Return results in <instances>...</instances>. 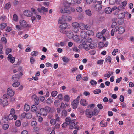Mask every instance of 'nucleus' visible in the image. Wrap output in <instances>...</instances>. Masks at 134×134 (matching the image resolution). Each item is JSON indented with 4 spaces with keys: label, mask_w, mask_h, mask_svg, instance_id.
<instances>
[{
    "label": "nucleus",
    "mask_w": 134,
    "mask_h": 134,
    "mask_svg": "<svg viewBox=\"0 0 134 134\" xmlns=\"http://www.w3.org/2000/svg\"><path fill=\"white\" fill-rule=\"evenodd\" d=\"M74 41L76 42H78L80 40L79 36L77 35H76L74 37Z\"/></svg>",
    "instance_id": "nucleus-34"
},
{
    "label": "nucleus",
    "mask_w": 134,
    "mask_h": 134,
    "mask_svg": "<svg viewBox=\"0 0 134 134\" xmlns=\"http://www.w3.org/2000/svg\"><path fill=\"white\" fill-rule=\"evenodd\" d=\"M65 20L64 18V16H62L59 18L58 22L59 23L62 25L64 24V23L65 22Z\"/></svg>",
    "instance_id": "nucleus-18"
},
{
    "label": "nucleus",
    "mask_w": 134,
    "mask_h": 134,
    "mask_svg": "<svg viewBox=\"0 0 134 134\" xmlns=\"http://www.w3.org/2000/svg\"><path fill=\"white\" fill-rule=\"evenodd\" d=\"M62 60L65 63H67L69 60V59L66 57L63 56L62 57Z\"/></svg>",
    "instance_id": "nucleus-29"
},
{
    "label": "nucleus",
    "mask_w": 134,
    "mask_h": 134,
    "mask_svg": "<svg viewBox=\"0 0 134 134\" xmlns=\"http://www.w3.org/2000/svg\"><path fill=\"white\" fill-rule=\"evenodd\" d=\"M101 92V90L99 89L95 90L93 91L94 93L95 94H97L100 93Z\"/></svg>",
    "instance_id": "nucleus-39"
},
{
    "label": "nucleus",
    "mask_w": 134,
    "mask_h": 134,
    "mask_svg": "<svg viewBox=\"0 0 134 134\" xmlns=\"http://www.w3.org/2000/svg\"><path fill=\"white\" fill-rule=\"evenodd\" d=\"M40 113L43 116H46L47 115V112L46 110L43 108L41 109Z\"/></svg>",
    "instance_id": "nucleus-16"
},
{
    "label": "nucleus",
    "mask_w": 134,
    "mask_h": 134,
    "mask_svg": "<svg viewBox=\"0 0 134 134\" xmlns=\"http://www.w3.org/2000/svg\"><path fill=\"white\" fill-rule=\"evenodd\" d=\"M104 44L102 42H100L98 44V47L100 48H102L104 46Z\"/></svg>",
    "instance_id": "nucleus-59"
},
{
    "label": "nucleus",
    "mask_w": 134,
    "mask_h": 134,
    "mask_svg": "<svg viewBox=\"0 0 134 134\" xmlns=\"http://www.w3.org/2000/svg\"><path fill=\"white\" fill-rule=\"evenodd\" d=\"M7 26V24L6 23H3L0 24V29H3L5 28Z\"/></svg>",
    "instance_id": "nucleus-25"
},
{
    "label": "nucleus",
    "mask_w": 134,
    "mask_h": 134,
    "mask_svg": "<svg viewBox=\"0 0 134 134\" xmlns=\"http://www.w3.org/2000/svg\"><path fill=\"white\" fill-rule=\"evenodd\" d=\"M103 35L101 33H98L96 34L97 37L99 39L103 37Z\"/></svg>",
    "instance_id": "nucleus-41"
},
{
    "label": "nucleus",
    "mask_w": 134,
    "mask_h": 134,
    "mask_svg": "<svg viewBox=\"0 0 134 134\" xmlns=\"http://www.w3.org/2000/svg\"><path fill=\"white\" fill-rule=\"evenodd\" d=\"M9 95L7 94H4L3 96V98L4 99H6L9 98Z\"/></svg>",
    "instance_id": "nucleus-52"
},
{
    "label": "nucleus",
    "mask_w": 134,
    "mask_h": 134,
    "mask_svg": "<svg viewBox=\"0 0 134 134\" xmlns=\"http://www.w3.org/2000/svg\"><path fill=\"white\" fill-rule=\"evenodd\" d=\"M116 2L115 0H109V4L111 5L114 4Z\"/></svg>",
    "instance_id": "nucleus-61"
},
{
    "label": "nucleus",
    "mask_w": 134,
    "mask_h": 134,
    "mask_svg": "<svg viewBox=\"0 0 134 134\" xmlns=\"http://www.w3.org/2000/svg\"><path fill=\"white\" fill-rule=\"evenodd\" d=\"M111 58L110 56H108L105 60V61L107 62L111 63Z\"/></svg>",
    "instance_id": "nucleus-38"
},
{
    "label": "nucleus",
    "mask_w": 134,
    "mask_h": 134,
    "mask_svg": "<svg viewBox=\"0 0 134 134\" xmlns=\"http://www.w3.org/2000/svg\"><path fill=\"white\" fill-rule=\"evenodd\" d=\"M105 11L107 14H110L112 12L111 8L109 7H108L105 8Z\"/></svg>",
    "instance_id": "nucleus-21"
},
{
    "label": "nucleus",
    "mask_w": 134,
    "mask_h": 134,
    "mask_svg": "<svg viewBox=\"0 0 134 134\" xmlns=\"http://www.w3.org/2000/svg\"><path fill=\"white\" fill-rule=\"evenodd\" d=\"M55 120L56 121L59 122L60 120V118L59 117L57 114H55Z\"/></svg>",
    "instance_id": "nucleus-43"
},
{
    "label": "nucleus",
    "mask_w": 134,
    "mask_h": 134,
    "mask_svg": "<svg viewBox=\"0 0 134 134\" xmlns=\"http://www.w3.org/2000/svg\"><path fill=\"white\" fill-rule=\"evenodd\" d=\"M23 13L24 15L28 17L31 16L32 15L31 12L30 11L28 10L24 11Z\"/></svg>",
    "instance_id": "nucleus-13"
},
{
    "label": "nucleus",
    "mask_w": 134,
    "mask_h": 134,
    "mask_svg": "<svg viewBox=\"0 0 134 134\" xmlns=\"http://www.w3.org/2000/svg\"><path fill=\"white\" fill-rule=\"evenodd\" d=\"M65 34L66 35L67 37L69 38H72L73 36V33L71 31H66Z\"/></svg>",
    "instance_id": "nucleus-15"
},
{
    "label": "nucleus",
    "mask_w": 134,
    "mask_h": 134,
    "mask_svg": "<svg viewBox=\"0 0 134 134\" xmlns=\"http://www.w3.org/2000/svg\"><path fill=\"white\" fill-rule=\"evenodd\" d=\"M80 36L81 37L85 38L87 36V34L85 31H82L81 32Z\"/></svg>",
    "instance_id": "nucleus-24"
},
{
    "label": "nucleus",
    "mask_w": 134,
    "mask_h": 134,
    "mask_svg": "<svg viewBox=\"0 0 134 134\" xmlns=\"http://www.w3.org/2000/svg\"><path fill=\"white\" fill-rule=\"evenodd\" d=\"M75 124L74 122H72L70 125L69 126V128L70 129H72L73 128H74L75 129H76L77 128L76 126L75 127Z\"/></svg>",
    "instance_id": "nucleus-44"
},
{
    "label": "nucleus",
    "mask_w": 134,
    "mask_h": 134,
    "mask_svg": "<svg viewBox=\"0 0 134 134\" xmlns=\"http://www.w3.org/2000/svg\"><path fill=\"white\" fill-rule=\"evenodd\" d=\"M71 118L70 117H68L65 119L66 121L69 123H70L71 122Z\"/></svg>",
    "instance_id": "nucleus-58"
},
{
    "label": "nucleus",
    "mask_w": 134,
    "mask_h": 134,
    "mask_svg": "<svg viewBox=\"0 0 134 134\" xmlns=\"http://www.w3.org/2000/svg\"><path fill=\"white\" fill-rule=\"evenodd\" d=\"M85 113L86 117L91 118L93 115V112L91 109H86L85 111Z\"/></svg>",
    "instance_id": "nucleus-8"
},
{
    "label": "nucleus",
    "mask_w": 134,
    "mask_h": 134,
    "mask_svg": "<svg viewBox=\"0 0 134 134\" xmlns=\"http://www.w3.org/2000/svg\"><path fill=\"white\" fill-rule=\"evenodd\" d=\"M79 102L80 104L83 106H87L88 104L87 101L85 99L83 98L81 99Z\"/></svg>",
    "instance_id": "nucleus-10"
},
{
    "label": "nucleus",
    "mask_w": 134,
    "mask_h": 134,
    "mask_svg": "<svg viewBox=\"0 0 134 134\" xmlns=\"http://www.w3.org/2000/svg\"><path fill=\"white\" fill-rule=\"evenodd\" d=\"M79 27L80 29L82 30H84L85 29V25L82 23H80L79 24Z\"/></svg>",
    "instance_id": "nucleus-28"
},
{
    "label": "nucleus",
    "mask_w": 134,
    "mask_h": 134,
    "mask_svg": "<svg viewBox=\"0 0 134 134\" xmlns=\"http://www.w3.org/2000/svg\"><path fill=\"white\" fill-rule=\"evenodd\" d=\"M20 83L19 82H16L13 83L12 84V86L15 87H18L20 85Z\"/></svg>",
    "instance_id": "nucleus-31"
},
{
    "label": "nucleus",
    "mask_w": 134,
    "mask_h": 134,
    "mask_svg": "<svg viewBox=\"0 0 134 134\" xmlns=\"http://www.w3.org/2000/svg\"><path fill=\"white\" fill-rule=\"evenodd\" d=\"M32 116V115L30 113H28L26 114V118L27 119H31Z\"/></svg>",
    "instance_id": "nucleus-56"
},
{
    "label": "nucleus",
    "mask_w": 134,
    "mask_h": 134,
    "mask_svg": "<svg viewBox=\"0 0 134 134\" xmlns=\"http://www.w3.org/2000/svg\"><path fill=\"white\" fill-rule=\"evenodd\" d=\"M12 51V49L10 48H7L6 49L5 54L7 55L8 54L10 53Z\"/></svg>",
    "instance_id": "nucleus-47"
},
{
    "label": "nucleus",
    "mask_w": 134,
    "mask_h": 134,
    "mask_svg": "<svg viewBox=\"0 0 134 134\" xmlns=\"http://www.w3.org/2000/svg\"><path fill=\"white\" fill-rule=\"evenodd\" d=\"M102 1H99L97 2L96 1H93V3H96L94 6L95 10L97 11H99L101 9L102 6L101 5L102 3Z\"/></svg>",
    "instance_id": "nucleus-4"
},
{
    "label": "nucleus",
    "mask_w": 134,
    "mask_h": 134,
    "mask_svg": "<svg viewBox=\"0 0 134 134\" xmlns=\"http://www.w3.org/2000/svg\"><path fill=\"white\" fill-rule=\"evenodd\" d=\"M76 10L77 12L81 13L82 11V9L81 7H78L76 8Z\"/></svg>",
    "instance_id": "nucleus-51"
},
{
    "label": "nucleus",
    "mask_w": 134,
    "mask_h": 134,
    "mask_svg": "<svg viewBox=\"0 0 134 134\" xmlns=\"http://www.w3.org/2000/svg\"><path fill=\"white\" fill-rule=\"evenodd\" d=\"M90 48L92 49H94L96 47V44L95 43H93L90 44Z\"/></svg>",
    "instance_id": "nucleus-32"
},
{
    "label": "nucleus",
    "mask_w": 134,
    "mask_h": 134,
    "mask_svg": "<svg viewBox=\"0 0 134 134\" xmlns=\"http://www.w3.org/2000/svg\"><path fill=\"white\" fill-rule=\"evenodd\" d=\"M125 12H123L118 14V17L119 19H123L125 17Z\"/></svg>",
    "instance_id": "nucleus-22"
},
{
    "label": "nucleus",
    "mask_w": 134,
    "mask_h": 134,
    "mask_svg": "<svg viewBox=\"0 0 134 134\" xmlns=\"http://www.w3.org/2000/svg\"><path fill=\"white\" fill-rule=\"evenodd\" d=\"M21 124V122L19 120H17L15 122V125L18 127L20 126Z\"/></svg>",
    "instance_id": "nucleus-48"
},
{
    "label": "nucleus",
    "mask_w": 134,
    "mask_h": 134,
    "mask_svg": "<svg viewBox=\"0 0 134 134\" xmlns=\"http://www.w3.org/2000/svg\"><path fill=\"white\" fill-rule=\"evenodd\" d=\"M73 50L76 52H79L80 51L76 47H74L72 48Z\"/></svg>",
    "instance_id": "nucleus-64"
},
{
    "label": "nucleus",
    "mask_w": 134,
    "mask_h": 134,
    "mask_svg": "<svg viewBox=\"0 0 134 134\" xmlns=\"http://www.w3.org/2000/svg\"><path fill=\"white\" fill-rule=\"evenodd\" d=\"M7 93L10 96H12L14 94V91L12 90L11 87L8 88L7 90Z\"/></svg>",
    "instance_id": "nucleus-9"
},
{
    "label": "nucleus",
    "mask_w": 134,
    "mask_h": 134,
    "mask_svg": "<svg viewBox=\"0 0 134 134\" xmlns=\"http://www.w3.org/2000/svg\"><path fill=\"white\" fill-rule=\"evenodd\" d=\"M6 118L8 120H12L13 118L14 119V120H15L17 119V116L16 115H13L10 114Z\"/></svg>",
    "instance_id": "nucleus-11"
},
{
    "label": "nucleus",
    "mask_w": 134,
    "mask_h": 134,
    "mask_svg": "<svg viewBox=\"0 0 134 134\" xmlns=\"http://www.w3.org/2000/svg\"><path fill=\"white\" fill-rule=\"evenodd\" d=\"M117 24L116 21H113L111 27L112 28H114L116 25Z\"/></svg>",
    "instance_id": "nucleus-60"
},
{
    "label": "nucleus",
    "mask_w": 134,
    "mask_h": 134,
    "mask_svg": "<svg viewBox=\"0 0 134 134\" xmlns=\"http://www.w3.org/2000/svg\"><path fill=\"white\" fill-rule=\"evenodd\" d=\"M85 12L86 14L89 16H91L92 15L91 12L90 10H86Z\"/></svg>",
    "instance_id": "nucleus-30"
},
{
    "label": "nucleus",
    "mask_w": 134,
    "mask_h": 134,
    "mask_svg": "<svg viewBox=\"0 0 134 134\" xmlns=\"http://www.w3.org/2000/svg\"><path fill=\"white\" fill-rule=\"evenodd\" d=\"M81 95H79L71 103V105L72 106V108L74 109H76L79 105V101Z\"/></svg>",
    "instance_id": "nucleus-3"
},
{
    "label": "nucleus",
    "mask_w": 134,
    "mask_h": 134,
    "mask_svg": "<svg viewBox=\"0 0 134 134\" xmlns=\"http://www.w3.org/2000/svg\"><path fill=\"white\" fill-rule=\"evenodd\" d=\"M9 127V125L8 124H5L3 125V128L4 130L8 129Z\"/></svg>",
    "instance_id": "nucleus-49"
},
{
    "label": "nucleus",
    "mask_w": 134,
    "mask_h": 134,
    "mask_svg": "<svg viewBox=\"0 0 134 134\" xmlns=\"http://www.w3.org/2000/svg\"><path fill=\"white\" fill-rule=\"evenodd\" d=\"M63 99L64 101L68 102L70 100V98L68 95H66L64 97Z\"/></svg>",
    "instance_id": "nucleus-27"
},
{
    "label": "nucleus",
    "mask_w": 134,
    "mask_h": 134,
    "mask_svg": "<svg viewBox=\"0 0 134 134\" xmlns=\"http://www.w3.org/2000/svg\"><path fill=\"white\" fill-rule=\"evenodd\" d=\"M70 26L68 24H64L59 26V31L61 33L65 34L66 32V30L69 29Z\"/></svg>",
    "instance_id": "nucleus-2"
},
{
    "label": "nucleus",
    "mask_w": 134,
    "mask_h": 134,
    "mask_svg": "<svg viewBox=\"0 0 134 134\" xmlns=\"http://www.w3.org/2000/svg\"><path fill=\"white\" fill-rule=\"evenodd\" d=\"M100 126L102 127H105L107 126V123L105 122L104 123H103L102 121L100 122Z\"/></svg>",
    "instance_id": "nucleus-50"
},
{
    "label": "nucleus",
    "mask_w": 134,
    "mask_h": 134,
    "mask_svg": "<svg viewBox=\"0 0 134 134\" xmlns=\"http://www.w3.org/2000/svg\"><path fill=\"white\" fill-rule=\"evenodd\" d=\"M45 109L46 110L47 112H50L51 111V108L49 106H46L45 107Z\"/></svg>",
    "instance_id": "nucleus-53"
},
{
    "label": "nucleus",
    "mask_w": 134,
    "mask_h": 134,
    "mask_svg": "<svg viewBox=\"0 0 134 134\" xmlns=\"http://www.w3.org/2000/svg\"><path fill=\"white\" fill-rule=\"evenodd\" d=\"M7 58L8 60H9L11 63H13L14 62L15 58L13 57L11 54H9L8 55Z\"/></svg>",
    "instance_id": "nucleus-14"
},
{
    "label": "nucleus",
    "mask_w": 134,
    "mask_h": 134,
    "mask_svg": "<svg viewBox=\"0 0 134 134\" xmlns=\"http://www.w3.org/2000/svg\"><path fill=\"white\" fill-rule=\"evenodd\" d=\"M20 76L18 74H15L13 75L12 78V80L13 81H17L20 78Z\"/></svg>",
    "instance_id": "nucleus-12"
},
{
    "label": "nucleus",
    "mask_w": 134,
    "mask_h": 134,
    "mask_svg": "<svg viewBox=\"0 0 134 134\" xmlns=\"http://www.w3.org/2000/svg\"><path fill=\"white\" fill-rule=\"evenodd\" d=\"M19 23L22 27L24 28L29 27H31V25L28 24L25 21L21 20L19 21Z\"/></svg>",
    "instance_id": "nucleus-5"
},
{
    "label": "nucleus",
    "mask_w": 134,
    "mask_h": 134,
    "mask_svg": "<svg viewBox=\"0 0 134 134\" xmlns=\"http://www.w3.org/2000/svg\"><path fill=\"white\" fill-rule=\"evenodd\" d=\"M13 20L15 21H17L18 20L17 16L15 14H14L13 18Z\"/></svg>",
    "instance_id": "nucleus-36"
},
{
    "label": "nucleus",
    "mask_w": 134,
    "mask_h": 134,
    "mask_svg": "<svg viewBox=\"0 0 134 134\" xmlns=\"http://www.w3.org/2000/svg\"><path fill=\"white\" fill-rule=\"evenodd\" d=\"M50 123L51 124L53 125H55L56 123V121L54 119H52L50 120Z\"/></svg>",
    "instance_id": "nucleus-37"
},
{
    "label": "nucleus",
    "mask_w": 134,
    "mask_h": 134,
    "mask_svg": "<svg viewBox=\"0 0 134 134\" xmlns=\"http://www.w3.org/2000/svg\"><path fill=\"white\" fill-rule=\"evenodd\" d=\"M57 93H58L57 91H54L51 92V95L52 97H55L57 95Z\"/></svg>",
    "instance_id": "nucleus-35"
},
{
    "label": "nucleus",
    "mask_w": 134,
    "mask_h": 134,
    "mask_svg": "<svg viewBox=\"0 0 134 134\" xmlns=\"http://www.w3.org/2000/svg\"><path fill=\"white\" fill-rule=\"evenodd\" d=\"M81 42L83 44H84L86 43H87V38H83L81 40Z\"/></svg>",
    "instance_id": "nucleus-54"
},
{
    "label": "nucleus",
    "mask_w": 134,
    "mask_h": 134,
    "mask_svg": "<svg viewBox=\"0 0 134 134\" xmlns=\"http://www.w3.org/2000/svg\"><path fill=\"white\" fill-rule=\"evenodd\" d=\"M62 117L64 118L67 116V112L65 110H63L61 113Z\"/></svg>",
    "instance_id": "nucleus-19"
},
{
    "label": "nucleus",
    "mask_w": 134,
    "mask_h": 134,
    "mask_svg": "<svg viewBox=\"0 0 134 134\" xmlns=\"http://www.w3.org/2000/svg\"><path fill=\"white\" fill-rule=\"evenodd\" d=\"M93 112V115L94 114L95 115H97L99 111L97 109L95 108L94 109Z\"/></svg>",
    "instance_id": "nucleus-40"
},
{
    "label": "nucleus",
    "mask_w": 134,
    "mask_h": 134,
    "mask_svg": "<svg viewBox=\"0 0 134 134\" xmlns=\"http://www.w3.org/2000/svg\"><path fill=\"white\" fill-rule=\"evenodd\" d=\"M33 97L34 98L35 104L36 105H38L39 103V100L38 98L35 95H34Z\"/></svg>",
    "instance_id": "nucleus-17"
},
{
    "label": "nucleus",
    "mask_w": 134,
    "mask_h": 134,
    "mask_svg": "<svg viewBox=\"0 0 134 134\" xmlns=\"http://www.w3.org/2000/svg\"><path fill=\"white\" fill-rule=\"evenodd\" d=\"M117 9L119 11H123L124 10V7L121 5L119 6L117 8Z\"/></svg>",
    "instance_id": "nucleus-46"
},
{
    "label": "nucleus",
    "mask_w": 134,
    "mask_h": 134,
    "mask_svg": "<svg viewBox=\"0 0 134 134\" xmlns=\"http://www.w3.org/2000/svg\"><path fill=\"white\" fill-rule=\"evenodd\" d=\"M31 110L34 112H36L37 110V107L35 105H32L31 108Z\"/></svg>",
    "instance_id": "nucleus-23"
},
{
    "label": "nucleus",
    "mask_w": 134,
    "mask_h": 134,
    "mask_svg": "<svg viewBox=\"0 0 134 134\" xmlns=\"http://www.w3.org/2000/svg\"><path fill=\"white\" fill-rule=\"evenodd\" d=\"M41 9L44 12H48V9L44 7H41Z\"/></svg>",
    "instance_id": "nucleus-62"
},
{
    "label": "nucleus",
    "mask_w": 134,
    "mask_h": 134,
    "mask_svg": "<svg viewBox=\"0 0 134 134\" xmlns=\"http://www.w3.org/2000/svg\"><path fill=\"white\" fill-rule=\"evenodd\" d=\"M11 7L10 3H8L6 4L5 6V8L6 9H9Z\"/></svg>",
    "instance_id": "nucleus-42"
},
{
    "label": "nucleus",
    "mask_w": 134,
    "mask_h": 134,
    "mask_svg": "<svg viewBox=\"0 0 134 134\" xmlns=\"http://www.w3.org/2000/svg\"><path fill=\"white\" fill-rule=\"evenodd\" d=\"M82 77V75L81 74H79L77 75L76 77V79L77 81H78L80 80V78Z\"/></svg>",
    "instance_id": "nucleus-55"
},
{
    "label": "nucleus",
    "mask_w": 134,
    "mask_h": 134,
    "mask_svg": "<svg viewBox=\"0 0 134 134\" xmlns=\"http://www.w3.org/2000/svg\"><path fill=\"white\" fill-rule=\"evenodd\" d=\"M30 109V107L27 104H25L24 107V110L26 111H28Z\"/></svg>",
    "instance_id": "nucleus-26"
},
{
    "label": "nucleus",
    "mask_w": 134,
    "mask_h": 134,
    "mask_svg": "<svg viewBox=\"0 0 134 134\" xmlns=\"http://www.w3.org/2000/svg\"><path fill=\"white\" fill-rule=\"evenodd\" d=\"M52 102V101L51 99L49 98H48L46 100V103L48 104H50Z\"/></svg>",
    "instance_id": "nucleus-57"
},
{
    "label": "nucleus",
    "mask_w": 134,
    "mask_h": 134,
    "mask_svg": "<svg viewBox=\"0 0 134 134\" xmlns=\"http://www.w3.org/2000/svg\"><path fill=\"white\" fill-rule=\"evenodd\" d=\"M90 83L92 85H96L97 84V82L94 80H92L90 82Z\"/></svg>",
    "instance_id": "nucleus-63"
},
{
    "label": "nucleus",
    "mask_w": 134,
    "mask_h": 134,
    "mask_svg": "<svg viewBox=\"0 0 134 134\" xmlns=\"http://www.w3.org/2000/svg\"><path fill=\"white\" fill-rule=\"evenodd\" d=\"M124 28L122 27H119L117 26L115 27L114 30V31L115 32H116L118 31L119 34H121L123 33L125 31Z\"/></svg>",
    "instance_id": "nucleus-6"
},
{
    "label": "nucleus",
    "mask_w": 134,
    "mask_h": 134,
    "mask_svg": "<svg viewBox=\"0 0 134 134\" xmlns=\"http://www.w3.org/2000/svg\"><path fill=\"white\" fill-rule=\"evenodd\" d=\"M79 23L76 22H74L72 24V27L74 28L73 31L76 33H77L79 31L78 27L79 25Z\"/></svg>",
    "instance_id": "nucleus-7"
},
{
    "label": "nucleus",
    "mask_w": 134,
    "mask_h": 134,
    "mask_svg": "<svg viewBox=\"0 0 134 134\" xmlns=\"http://www.w3.org/2000/svg\"><path fill=\"white\" fill-rule=\"evenodd\" d=\"M83 46L84 49L86 50H88L90 48V44L87 43L83 44Z\"/></svg>",
    "instance_id": "nucleus-20"
},
{
    "label": "nucleus",
    "mask_w": 134,
    "mask_h": 134,
    "mask_svg": "<svg viewBox=\"0 0 134 134\" xmlns=\"http://www.w3.org/2000/svg\"><path fill=\"white\" fill-rule=\"evenodd\" d=\"M54 104L55 106L57 107L60 105V102L59 100H56L54 102Z\"/></svg>",
    "instance_id": "nucleus-45"
},
{
    "label": "nucleus",
    "mask_w": 134,
    "mask_h": 134,
    "mask_svg": "<svg viewBox=\"0 0 134 134\" xmlns=\"http://www.w3.org/2000/svg\"><path fill=\"white\" fill-rule=\"evenodd\" d=\"M69 3L68 2H65L63 4V5L61 8L60 11L62 13H66L68 14H70V12L68 9V8L70 7Z\"/></svg>",
    "instance_id": "nucleus-1"
},
{
    "label": "nucleus",
    "mask_w": 134,
    "mask_h": 134,
    "mask_svg": "<svg viewBox=\"0 0 134 134\" xmlns=\"http://www.w3.org/2000/svg\"><path fill=\"white\" fill-rule=\"evenodd\" d=\"M38 54V53L37 51L32 52L31 53V55L32 56H36Z\"/></svg>",
    "instance_id": "nucleus-33"
}]
</instances>
